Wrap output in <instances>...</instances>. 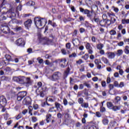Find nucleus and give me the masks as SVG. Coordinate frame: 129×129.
<instances>
[{
	"label": "nucleus",
	"instance_id": "5fc2aeb1",
	"mask_svg": "<svg viewBox=\"0 0 129 129\" xmlns=\"http://www.w3.org/2000/svg\"><path fill=\"white\" fill-rule=\"evenodd\" d=\"M65 115L68 118H69V117H70V114H69V109H68L66 111Z\"/></svg>",
	"mask_w": 129,
	"mask_h": 129
},
{
	"label": "nucleus",
	"instance_id": "39448f33",
	"mask_svg": "<svg viewBox=\"0 0 129 129\" xmlns=\"http://www.w3.org/2000/svg\"><path fill=\"white\" fill-rule=\"evenodd\" d=\"M13 80L15 82L19 83V84H25V80H26V77H24V76L14 77L13 78Z\"/></svg>",
	"mask_w": 129,
	"mask_h": 129
},
{
	"label": "nucleus",
	"instance_id": "7ed1b4c3",
	"mask_svg": "<svg viewBox=\"0 0 129 129\" xmlns=\"http://www.w3.org/2000/svg\"><path fill=\"white\" fill-rule=\"evenodd\" d=\"M34 23L37 28H39V27H42L43 25L45 26L47 24V20L44 18L35 17Z\"/></svg>",
	"mask_w": 129,
	"mask_h": 129
},
{
	"label": "nucleus",
	"instance_id": "3c124183",
	"mask_svg": "<svg viewBox=\"0 0 129 129\" xmlns=\"http://www.w3.org/2000/svg\"><path fill=\"white\" fill-rule=\"evenodd\" d=\"M110 21L111 22V24H114L115 22H116V19L114 17H112L110 18Z\"/></svg>",
	"mask_w": 129,
	"mask_h": 129
},
{
	"label": "nucleus",
	"instance_id": "052dcab7",
	"mask_svg": "<svg viewBox=\"0 0 129 129\" xmlns=\"http://www.w3.org/2000/svg\"><path fill=\"white\" fill-rule=\"evenodd\" d=\"M76 56H77V55L76 54V53L74 52L73 53H72V54L70 55L69 56V58H73V57L74 58H75V57H76Z\"/></svg>",
	"mask_w": 129,
	"mask_h": 129
},
{
	"label": "nucleus",
	"instance_id": "c03bdc74",
	"mask_svg": "<svg viewBox=\"0 0 129 129\" xmlns=\"http://www.w3.org/2000/svg\"><path fill=\"white\" fill-rule=\"evenodd\" d=\"M102 122L104 125H107V124H108V122H109V121H108V119H104L102 120Z\"/></svg>",
	"mask_w": 129,
	"mask_h": 129
},
{
	"label": "nucleus",
	"instance_id": "c756f323",
	"mask_svg": "<svg viewBox=\"0 0 129 129\" xmlns=\"http://www.w3.org/2000/svg\"><path fill=\"white\" fill-rule=\"evenodd\" d=\"M51 117H52V114H47L46 115V119L45 120L46 121L47 123H49V122H50V119H51Z\"/></svg>",
	"mask_w": 129,
	"mask_h": 129
},
{
	"label": "nucleus",
	"instance_id": "f03ea898",
	"mask_svg": "<svg viewBox=\"0 0 129 129\" xmlns=\"http://www.w3.org/2000/svg\"><path fill=\"white\" fill-rule=\"evenodd\" d=\"M79 10L80 13H82L83 15L86 16L87 18L89 19L90 20H92L93 14H95V12H94V10H93V9H92L91 11H90L88 9H84L83 8L80 7Z\"/></svg>",
	"mask_w": 129,
	"mask_h": 129
},
{
	"label": "nucleus",
	"instance_id": "f704fd0d",
	"mask_svg": "<svg viewBox=\"0 0 129 129\" xmlns=\"http://www.w3.org/2000/svg\"><path fill=\"white\" fill-rule=\"evenodd\" d=\"M84 129H99L98 127H97L95 125H89L86 128H85Z\"/></svg>",
	"mask_w": 129,
	"mask_h": 129
},
{
	"label": "nucleus",
	"instance_id": "20e7f679",
	"mask_svg": "<svg viewBox=\"0 0 129 129\" xmlns=\"http://www.w3.org/2000/svg\"><path fill=\"white\" fill-rule=\"evenodd\" d=\"M9 25L11 26V25L8 23H3L1 25L0 30L3 33H4V34L10 33V27H9Z\"/></svg>",
	"mask_w": 129,
	"mask_h": 129
},
{
	"label": "nucleus",
	"instance_id": "37998d69",
	"mask_svg": "<svg viewBox=\"0 0 129 129\" xmlns=\"http://www.w3.org/2000/svg\"><path fill=\"white\" fill-rule=\"evenodd\" d=\"M120 100H121V98L119 96H116L115 98V103H118Z\"/></svg>",
	"mask_w": 129,
	"mask_h": 129
},
{
	"label": "nucleus",
	"instance_id": "473e14b6",
	"mask_svg": "<svg viewBox=\"0 0 129 129\" xmlns=\"http://www.w3.org/2000/svg\"><path fill=\"white\" fill-rule=\"evenodd\" d=\"M99 25L101 27H105V19H103L99 21Z\"/></svg>",
	"mask_w": 129,
	"mask_h": 129
},
{
	"label": "nucleus",
	"instance_id": "9b49d317",
	"mask_svg": "<svg viewBox=\"0 0 129 129\" xmlns=\"http://www.w3.org/2000/svg\"><path fill=\"white\" fill-rule=\"evenodd\" d=\"M16 44L20 47H24L25 45V40L24 39L19 38L16 41Z\"/></svg>",
	"mask_w": 129,
	"mask_h": 129
},
{
	"label": "nucleus",
	"instance_id": "864d4df0",
	"mask_svg": "<svg viewBox=\"0 0 129 129\" xmlns=\"http://www.w3.org/2000/svg\"><path fill=\"white\" fill-rule=\"evenodd\" d=\"M45 64L48 65L49 66H51V67L53 66V63L50 62L48 60H46L45 61Z\"/></svg>",
	"mask_w": 129,
	"mask_h": 129
},
{
	"label": "nucleus",
	"instance_id": "6e6d98bb",
	"mask_svg": "<svg viewBox=\"0 0 129 129\" xmlns=\"http://www.w3.org/2000/svg\"><path fill=\"white\" fill-rule=\"evenodd\" d=\"M84 85H85V86H86V87H87V88H91V86H90V84L85 82L84 83Z\"/></svg>",
	"mask_w": 129,
	"mask_h": 129
},
{
	"label": "nucleus",
	"instance_id": "c9c22d12",
	"mask_svg": "<svg viewBox=\"0 0 129 129\" xmlns=\"http://www.w3.org/2000/svg\"><path fill=\"white\" fill-rule=\"evenodd\" d=\"M112 110L113 111H117V110H119L120 109V106H113V108H112Z\"/></svg>",
	"mask_w": 129,
	"mask_h": 129
},
{
	"label": "nucleus",
	"instance_id": "cd10ccee",
	"mask_svg": "<svg viewBox=\"0 0 129 129\" xmlns=\"http://www.w3.org/2000/svg\"><path fill=\"white\" fill-rule=\"evenodd\" d=\"M111 25V22L109 19H105V27H108Z\"/></svg>",
	"mask_w": 129,
	"mask_h": 129
},
{
	"label": "nucleus",
	"instance_id": "72a5a7b5",
	"mask_svg": "<svg viewBox=\"0 0 129 129\" xmlns=\"http://www.w3.org/2000/svg\"><path fill=\"white\" fill-rule=\"evenodd\" d=\"M82 59L85 60V61L88 60V58H89V53H86L84 55L82 56Z\"/></svg>",
	"mask_w": 129,
	"mask_h": 129
},
{
	"label": "nucleus",
	"instance_id": "2f4dec72",
	"mask_svg": "<svg viewBox=\"0 0 129 129\" xmlns=\"http://www.w3.org/2000/svg\"><path fill=\"white\" fill-rule=\"evenodd\" d=\"M104 45L102 43H99L96 45V47L98 50H101L103 48Z\"/></svg>",
	"mask_w": 129,
	"mask_h": 129
},
{
	"label": "nucleus",
	"instance_id": "0eeeda50",
	"mask_svg": "<svg viewBox=\"0 0 129 129\" xmlns=\"http://www.w3.org/2000/svg\"><path fill=\"white\" fill-rule=\"evenodd\" d=\"M43 107H48L49 106L48 112H54V114H56V110H55V107H51V105L49 104L47 102H44L42 105Z\"/></svg>",
	"mask_w": 129,
	"mask_h": 129
},
{
	"label": "nucleus",
	"instance_id": "a211bd4d",
	"mask_svg": "<svg viewBox=\"0 0 129 129\" xmlns=\"http://www.w3.org/2000/svg\"><path fill=\"white\" fill-rule=\"evenodd\" d=\"M106 55H107L109 59H113V58L115 57V54L114 53V52H112L107 51L106 53Z\"/></svg>",
	"mask_w": 129,
	"mask_h": 129
},
{
	"label": "nucleus",
	"instance_id": "6e6552de",
	"mask_svg": "<svg viewBox=\"0 0 129 129\" xmlns=\"http://www.w3.org/2000/svg\"><path fill=\"white\" fill-rule=\"evenodd\" d=\"M27 96V91H21L18 93L17 94V100L18 101H21L24 97Z\"/></svg>",
	"mask_w": 129,
	"mask_h": 129
},
{
	"label": "nucleus",
	"instance_id": "49530a36",
	"mask_svg": "<svg viewBox=\"0 0 129 129\" xmlns=\"http://www.w3.org/2000/svg\"><path fill=\"white\" fill-rule=\"evenodd\" d=\"M109 34L111 36H114V35H116V31L114 30H111L110 31Z\"/></svg>",
	"mask_w": 129,
	"mask_h": 129
},
{
	"label": "nucleus",
	"instance_id": "393cba45",
	"mask_svg": "<svg viewBox=\"0 0 129 129\" xmlns=\"http://www.w3.org/2000/svg\"><path fill=\"white\" fill-rule=\"evenodd\" d=\"M46 101H50V102H54V101H56V97L51 96V97H50L49 98H47Z\"/></svg>",
	"mask_w": 129,
	"mask_h": 129
},
{
	"label": "nucleus",
	"instance_id": "338daca9",
	"mask_svg": "<svg viewBox=\"0 0 129 129\" xmlns=\"http://www.w3.org/2000/svg\"><path fill=\"white\" fill-rule=\"evenodd\" d=\"M112 8H114L113 11L115 12V13H117L118 12H119V9H118L117 8H115L114 6H113Z\"/></svg>",
	"mask_w": 129,
	"mask_h": 129
},
{
	"label": "nucleus",
	"instance_id": "6ab92c4d",
	"mask_svg": "<svg viewBox=\"0 0 129 129\" xmlns=\"http://www.w3.org/2000/svg\"><path fill=\"white\" fill-rule=\"evenodd\" d=\"M55 106L56 108L57 109V110L58 111H59V112H61V111H62V110L63 109V106H62L59 103L55 102Z\"/></svg>",
	"mask_w": 129,
	"mask_h": 129
},
{
	"label": "nucleus",
	"instance_id": "7c9ffc66",
	"mask_svg": "<svg viewBox=\"0 0 129 129\" xmlns=\"http://www.w3.org/2000/svg\"><path fill=\"white\" fill-rule=\"evenodd\" d=\"M102 61H103V62H104L105 64H109V65H110L109 64V61L108 60V59L104 56H103L102 57Z\"/></svg>",
	"mask_w": 129,
	"mask_h": 129
},
{
	"label": "nucleus",
	"instance_id": "4c0bfd02",
	"mask_svg": "<svg viewBox=\"0 0 129 129\" xmlns=\"http://www.w3.org/2000/svg\"><path fill=\"white\" fill-rule=\"evenodd\" d=\"M124 52L125 54H129V46L128 45H126L125 46V48L124 49Z\"/></svg>",
	"mask_w": 129,
	"mask_h": 129
},
{
	"label": "nucleus",
	"instance_id": "f257e3e1",
	"mask_svg": "<svg viewBox=\"0 0 129 129\" xmlns=\"http://www.w3.org/2000/svg\"><path fill=\"white\" fill-rule=\"evenodd\" d=\"M34 88H37L36 90V92L37 95H39L40 97H44L46 94V92H48V90H49L46 86H42V83L41 82L37 83V86H34Z\"/></svg>",
	"mask_w": 129,
	"mask_h": 129
},
{
	"label": "nucleus",
	"instance_id": "423d86ee",
	"mask_svg": "<svg viewBox=\"0 0 129 129\" xmlns=\"http://www.w3.org/2000/svg\"><path fill=\"white\" fill-rule=\"evenodd\" d=\"M60 77L61 74L59 72H56L50 77V80H52V81H57V80L60 79Z\"/></svg>",
	"mask_w": 129,
	"mask_h": 129
},
{
	"label": "nucleus",
	"instance_id": "58836bf2",
	"mask_svg": "<svg viewBox=\"0 0 129 129\" xmlns=\"http://www.w3.org/2000/svg\"><path fill=\"white\" fill-rule=\"evenodd\" d=\"M84 97H85V96L86 97H87L88 96H89V93H88V90H87V89H85L84 90Z\"/></svg>",
	"mask_w": 129,
	"mask_h": 129
},
{
	"label": "nucleus",
	"instance_id": "603ef678",
	"mask_svg": "<svg viewBox=\"0 0 129 129\" xmlns=\"http://www.w3.org/2000/svg\"><path fill=\"white\" fill-rule=\"evenodd\" d=\"M80 72H84L85 71V67L84 66V64H82L81 66V69H80Z\"/></svg>",
	"mask_w": 129,
	"mask_h": 129
},
{
	"label": "nucleus",
	"instance_id": "4be33fe9",
	"mask_svg": "<svg viewBox=\"0 0 129 129\" xmlns=\"http://www.w3.org/2000/svg\"><path fill=\"white\" fill-rule=\"evenodd\" d=\"M14 24H12L11 26H10L11 29H12V30H14V32H19V31H21L22 30V27H15L13 25Z\"/></svg>",
	"mask_w": 129,
	"mask_h": 129
},
{
	"label": "nucleus",
	"instance_id": "e2e57ef3",
	"mask_svg": "<svg viewBox=\"0 0 129 129\" xmlns=\"http://www.w3.org/2000/svg\"><path fill=\"white\" fill-rule=\"evenodd\" d=\"M77 64H79V65H81L82 63H83V60L81 59H79L76 61Z\"/></svg>",
	"mask_w": 129,
	"mask_h": 129
},
{
	"label": "nucleus",
	"instance_id": "09e8293b",
	"mask_svg": "<svg viewBox=\"0 0 129 129\" xmlns=\"http://www.w3.org/2000/svg\"><path fill=\"white\" fill-rule=\"evenodd\" d=\"M107 15H108L109 18H113V17H115V14L112 12H111V13H108Z\"/></svg>",
	"mask_w": 129,
	"mask_h": 129
},
{
	"label": "nucleus",
	"instance_id": "e433bc0d",
	"mask_svg": "<svg viewBox=\"0 0 129 129\" xmlns=\"http://www.w3.org/2000/svg\"><path fill=\"white\" fill-rule=\"evenodd\" d=\"M22 117H23V114H22V113H20L18 115L15 117V118L17 119V120H19V119H20V118H22Z\"/></svg>",
	"mask_w": 129,
	"mask_h": 129
},
{
	"label": "nucleus",
	"instance_id": "2eb2a0df",
	"mask_svg": "<svg viewBox=\"0 0 129 129\" xmlns=\"http://www.w3.org/2000/svg\"><path fill=\"white\" fill-rule=\"evenodd\" d=\"M23 104H31L32 103V99L30 97H26L23 101Z\"/></svg>",
	"mask_w": 129,
	"mask_h": 129
},
{
	"label": "nucleus",
	"instance_id": "69168bd1",
	"mask_svg": "<svg viewBox=\"0 0 129 129\" xmlns=\"http://www.w3.org/2000/svg\"><path fill=\"white\" fill-rule=\"evenodd\" d=\"M69 72H70V68L69 67L67 69L66 71H65V74L66 75H68L69 74Z\"/></svg>",
	"mask_w": 129,
	"mask_h": 129
},
{
	"label": "nucleus",
	"instance_id": "1a4fd4ad",
	"mask_svg": "<svg viewBox=\"0 0 129 129\" xmlns=\"http://www.w3.org/2000/svg\"><path fill=\"white\" fill-rule=\"evenodd\" d=\"M7 105V99L4 96L0 97V108L2 107H5Z\"/></svg>",
	"mask_w": 129,
	"mask_h": 129
},
{
	"label": "nucleus",
	"instance_id": "de8ad7c7",
	"mask_svg": "<svg viewBox=\"0 0 129 129\" xmlns=\"http://www.w3.org/2000/svg\"><path fill=\"white\" fill-rule=\"evenodd\" d=\"M84 94V90L78 92V96H82V97H84V95H83Z\"/></svg>",
	"mask_w": 129,
	"mask_h": 129
},
{
	"label": "nucleus",
	"instance_id": "8fccbe9b",
	"mask_svg": "<svg viewBox=\"0 0 129 129\" xmlns=\"http://www.w3.org/2000/svg\"><path fill=\"white\" fill-rule=\"evenodd\" d=\"M106 111V109H105V107H100V112L101 113H103V112H105Z\"/></svg>",
	"mask_w": 129,
	"mask_h": 129
},
{
	"label": "nucleus",
	"instance_id": "a18cd8bd",
	"mask_svg": "<svg viewBox=\"0 0 129 129\" xmlns=\"http://www.w3.org/2000/svg\"><path fill=\"white\" fill-rule=\"evenodd\" d=\"M27 6H35V2L31 1H29L27 4Z\"/></svg>",
	"mask_w": 129,
	"mask_h": 129
},
{
	"label": "nucleus",
	"instance_id": "a878e982",
	"mask_svg": "<svg viewBox=\"0 0 129 129\" xmlns=\"http://www.w3.org/2000/svg\"><path fill=\"white\" fill-rule=\"evenodd\" d=\"M122 25H128L129 19H125V18L122 19L121 21Z\"/></svg>",
	"mask_w": 129,
	"mask_h": 129
},
{
	"label": "nucleus",
	"instance_id": "f8f14e48",
	"mask_svg": "<svg viewBox=\"0 0 129 129\" xmlns=\"http://www.w3.org/2000/svg\"><path fill=\"white\" fill-rule=\"evenodd\" d=\"M85 47L89 54H93V48L92 47V46H91L89 42L86 43Z\"/></svg>",
	"mask_w": 129,
	"mask_h": 129
},
{
	"label": "nucleus",
	"instance_id": "a19ab883",
	"mask_svg": "<svg viewBox=\"0 0 129 129\" xmlns=\"http://www.w3.org/2000/svg\"><path fill=\"white\" fill-rule=\"evenodd\" d=\"M123 53V51L122 50V49H119L117 51V53H116V55H117V56H120L122 55Z\"/></svg>",
	"mask_w": 129,
	"mask_h": 129
},
{
	"label": "nucleus",
	"instance_id": "f3484780",
	"mask_svg": "<svg viewBox=\"0 0 129 129\" xmlns=\"http://www.w3.org/2000/svg\"><path fill=\"white\" fill-rule=\"evenodd\" d=\"M7 13L9 14V15H11V16L9 17V18L11 19H14L13 18L16 17L17 16V14H15V12H14L13 9H10L9 11H7Z\"/></svg>",
	"mask_w": 129,
	"mask_h": 129
},
{
	"label": "nucleus",
	"instance_id": "bb28decb",
	"mask_svg": "<svg viewBox=\"0 0 129 129\" xmlns=\"http://www.w3.org/2000/svg\"><path fill=\"white\" fill-rule=\"evenodd\" d=\"M81 106L83 108H88L89 107V104L87 102H83L81 105Z\"/></svg>",
	"mask_w": 129,
	"mask_h": 129
},
{
	"label": "nucleus",
	"instance_id": "ddd939ff",
	"mask_svg": "<svg viewBox=\"0 0 129 129\" xmlns=\"http://www.w3.org/2000/svg\"><path fill=\"white\" fill-rule=\"evenodd\" d=\"M94 63L96 66H97V69L99 70H100V69L102 68V66L100 64V63H101V60L100 59L97 58L95 59L94 60Z\"/></svg>",
	"mask_w": 129,
	"mask_h": 129
},
{
	"label": "nucleus",
	"instance_id": "aec40b11",
	"mask_svg": "<svg viewBox=\"0 0 129 129\" xmlns=\"http://www.w3.org/2000/svg\"><path fill=\"white\" fill-rule=\"evenodd\" d=\"M5 57L9 62H14V60H15V57L13 55L11 56L10 55L6 54Z\"/></svg>",
	"mask_w": 129,
	"mask_h": 129
},
{
	"label": "nucleus",
	"instance_id": "680f3d73",
	"mask_svg": "<svg viewBox=\"0 0 129 129\" xmlns=\"http://www.w3.org/2000/svg\"><path fill=\"white\" fill-rule=\"evenodd\" d=\"M66 47L67 49H70V48H71V43L70 42L67 43L66 44Z\"/></svg>",
	"mask_w": 129,
	"mask_h": 129
},
{
	"label": "nucleus",
	"instance_id": "13d9d810",
	"mask_svg": "<svg viewBox=\"0 0 129 129\" xmlns=\"http://www.w3.org/2000/svg\"><path fill=\"white\" fill-rule=\"evenodd\" d=\"M81 125H82V124L80 123V122H77L75 124L76 127H81Z\"/></svg>",
	"mask_w": 129,
	"mask_h": 129
},
{
	"label": "nucleus",
	"instance_id": "5701e85b",
	"mask_svg": "<svg viewBox=\"0 0 129 129\" xmlns=\"http://www.w3.org/2000/svg\"><path fill=\"white\" fill-rule=\"evenodd\" d=\"M92 19H91L90 21L93 23L95 22V23H99L100 21H99V18H96V13H95L94 16H93Z\"/></svg>",
	"mask_w": 129,
	"mask_h": 129
},
{
	"label": "nucleus",
	"instance_id": "b1692460",
	"mask_svg": "<svg viewBox=\"0 0 129 129\" xmlns=\"http://www.w3.org/2000/svg\"><path fill=\"white\" fill-rule=\"evenodd\" d=\"M115 125H116V121H111L109 123V126L108 127L107 129L113 128Z\"/></svg>",
	"mask_w": 129,
	"mask_h": 129
},
{
	"label": "nucleus",
	"instance_id": "412c9836",
	"mask_svg": "<svg viewBox=\"0 0 129 129\" xmlns=\"http://www.w3.org/2000/svg\"><path fill=\"white\" fill-rule=\"evenodd\" d=\"M31 25H32V21L30 19H28L24 22V26L26 28H27V29H29V28L31 27Z\"/></svg>",
	"mask_w": 129,
	"mask_h": 129
},
{
	"label": "nucleus",
	"instance_id": "774afa93",
	"mask_svg": "<svg viewBox=\"0 0 129 129\" xmlns=\"http://www.w3.org/2000/svg\"><path fill=\"white\" fill-rule=\"evenodd\" d=\"M79 31L81 34H82V33H84V32H85V29H84L83 28H81L79 29Z\"/></svg>",
	"mask_w": 129,
	"mask_h": 129
},
{
	"label": "nucleus",
	"instance_id": "4d7b16f0",
	"mask_svg": "<svg viewBox=\"0 0 129 129\" xmlns=\"http://www.w3.org/2000/svg\"><path fill=\"white\" fill-rule=\"evenodd\" d=\"M32 122H36L38 120V118H37V117L32 116L31 118Z\"/></svg>",
	"mask_w": 129,
	"mask_h": 129
},
{
	"label": "nucleus",
	"instance_id": "0e129e2a",
	"mask_svg": "<svg viewBox=\"0 0 129 129\" xmlns=\"http://www.w3.org/2000/svg\"><path fill=\"white\" fill-rule=\"evenodd\" d=\"M72 36L73 37H76V36H77V30L75 29L72 34Z\"/></svg>",
	"mask_w": 129,
	"mask_h": 129
},
{
	"label": "nucleus",
	"instance_id": "79ce46f5",
	"mask_svg": "<svg viewBox=\"0 0 129 129\" xmlns=\"http://www.w3.org/2000/svg\"><path fill=\"white\" fill-rule=\"evenodd\" d=\"M78 102L81 105L84 102V99L82 97L79 98L78 99Z\"/></svg>",
	"mask_w": 129,
	"mask_h": 129
},
{
	"label": "nucleus",
	"instance_id": "dca6fc26",
	"mask_svg": "<svg viewBox=\"0 0 129 129\" xmlns=\"http://www.w3.org/2000/svg\"><path fill=\"white\" fill-rule=\"evenodd\" d=\"M24 84H27V85H32L33 84V80L31 79V78L25 77Z\"/></svg>",
	"mask_w": 129,
	"mask_h": 129
},
{
	"label": "nucleus",
	"instance_id": "9d476101",
	"mask_svg": "<svg viewBox=\"0 0 129 129\" xmlns=\"http://www.w3.org/2000/svg\"><path fill=\"white\" fill-rule=\"evenodd\" d=\"M53 63H59L61 68H64V66H65V58L58 59L53 61Z\"/></svg>",
	"mask_w": 129,
	"mask_h": 129
},
{
	"label": "nucleus",
	"instance_id": "ea45409f",
	"mask_svg": "<svg viewBox=\"0 0 129 129\" xmlns=\"http://www.w3.org/2000/svg\"><path fill=\"white\" fill-rule=\"evenodd\" d=\"M52 93L53 94H57L58 93V89L56 87H53L52 88Z\"/></svg>",
	"mask_w": 129,
	"mask_h": 129
},
{
	"label": "nucleus",
	"instance_id": "4468645a",
	"mask_svg": "<svg viewBox=\"0 0 129 129\" xmlns=\"http://www.w3.org/2000/svg\"><path fill=\"white\" fill-rule=\"evenodd\" d=\"M8 14V12H3V14L0 16V23H2V21H5V20H7V18H9Z\"/></svg>",
	"mask_w": 129,
	"mask_h": 129
},
{
	"label": "nucleus",
	"instance_id": "bf43d9fd",
	"mask_svg": "<svg viewBox=\"0 0 129 129\" xmlns=\"http://www.w3.org/2000/svg\"><path fill=\"white\" fill-rule=\"evenodd\" d=\"M37 61H38V62L39 64H43V60L42 58H40V57H38L37 58Z\"/></svg>",
	"mask_w": 129,
	"mask_h": 129
},
{
	"label": "nucleus",
	"instance_id": "c85d7f7f",
	"mask_svg": "<svg viewBox=\"0 0 129 129\" xmlns=\"http://www.w3.org/2000/svg\"><path fill=\"white\" fill-rule=\"evenodd\" d=\"M106 104L109 109H112V108L113 107V104H112V102H107Z\"/></svg>",
	"mask_w": 129,
	"mask_h": 129
}]
</instances>
